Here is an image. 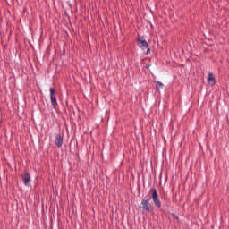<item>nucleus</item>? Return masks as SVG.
<instances>
[{"label": "nucleus", "mask_w": 229, "mask_h": 229, "mask_svg": "<svg viewBox=\"0 0 229 229\" xmlns=\"http://www.w3.org/2000/svg\"><path fill=\"white\" fill-rule=\"evenodd\" d=\"M149 201H151V199L141 200L140 208H141L143 212H153V210H155V208Z\"/></svg>", "instance_id": "1"}, {"label": "nucleus", "mask_w": 229, "mask_h": 229, "mask_svg": "<svg viewBox=\"0 0 229 229\" xmlns=\"http://www.w3.org/2000/svg\"><path fill=\"white\" fill-rule=\"evenodd\" d=\"M138 44L143 51L147 49V55H149L151 53V50L148 47V44L146 42V38L144 37H139L138 38Z\"/></svg>", "instance_id": "2"}, {"label": "nucleus", "mask_w": 229, "mask_h": 229, "mask_svg": "<svg viewBox=\"0 0 229 229\" xmlns=\"http://www.w3.org/2000/svg\"><path fill=\"white\" fill-rule=\"evenodd\" d=\"M152 201L157 208H160L162 207V202L160 201V199L158 198V192L156 189L152 190Z\"/></svg>", "instance_id": "3"}, {"label": "nucleus", "mask_w": 229, "mask_h": 229, "mask_svg": "<svg viewBox=\"0 0 229 229\" xmlns=\"http://www.w3.org/2000/svg\"><path fill=\"white\" fill-rule=\"evenodd\" d=\"M49 91H50L51 105H52L53 108H56L58 102L56 101V95H55V91L53 88H50Z\"/></svg>", "instance_id": "4"}, {"label": "nucleus", "mask_w": 229, "mask_h": 229, "mask_svg": "<svg viewBox=\"0 0 229 229\" xmlns=\"http://www.w3.org/2000/svg\"><path fill=\"white\" fill-rule=\"evenodd\" d=\"M55 144L57 148H62V146H64V136H62V134L55 135Z\"/></svg>", "instance_id": "5"}, {"label": "nucleus", "mask_w": 229, "mask_h": 229, "mask_svg": "<svg viewBox=\"0 0 229 229\" xmlns=\"http://www.w3.org/2000/svg\"><path fill=\"white\" fill-rule=\"evenodd\" d=\"M22 182L27 187L30 186V183H31V176H30L29 173H25V174L22 176Z\"/></svg>", "instance_id": "6"}, {"label": "nucleus", "mask_w": 229, "mask_h": 229, "mask_svg": "<svg viewBox=\"0 0 229 229\" xmlns=\"http://www.w3.org/2000/svg\"><path fill=\"white\" fill-rule=\"evenodd\" d=\"M208 85H211V87H214V85H216V78L214 77V74L212 72H208Z\"/></svg>", "instance_id": "7"}, {"label": "nucleus", "mask_w": 229, "mask_h": 229, "mask_svg": "<svg viewBox=\"0 0 229 229\" xmlns=\"http://www.w3.org/2000/svg\"><path fill=\"white\" fill-rule=\"evenodd\" d=\"M155 85H156V89H157V92H160V90H162V89H164V83H162L159 81H155Z\"/></svg>", "instance_id": "8"}]
</instances>
